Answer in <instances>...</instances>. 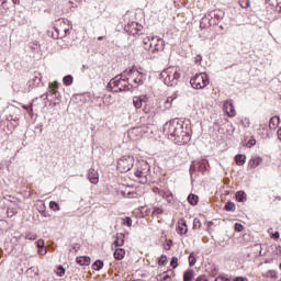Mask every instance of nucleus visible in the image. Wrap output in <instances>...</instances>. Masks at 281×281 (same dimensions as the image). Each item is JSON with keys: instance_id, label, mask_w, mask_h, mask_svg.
Returning a JSON list of instances; mask_svg holds the SVG:
<instances>
[{"instance_id": "f257e3e1", "label": "nucleus", "mask_w": 281, "mask_h": 281, "mask_svg": "<svg viewBox=\"0 0 281 281\" xmlns=\"http://www.w3.org/2000/svg\"><path fill=\"white\" fill-rule=\"evenodd\" d=\"M164 133L169 139L183 146L192 139L190 136V130L184 126L183 123L178 120L170 121L164 125Z\"/></svg>"}, {"instance_id": "f03ea898", "label": "nucleus", "mask_w": 281, "mask_h": 281, "mask_svg": "<svg viewBox=\"0 0 281 281\" xmlns=\"http://www.w3.org/2000/svg\"><path fill=\"white\" fill-rule=\"evenodd\" d=\"M144 49L149 52L150 58H155L159 52H164V47H166V42L164 38L158 36H147L143 40Z\"/></svg>"}, {"instance_id": "7ed1b4c3", "label": "nucleus", "mask_w": 281, "mask_h": 281, "mask_svg": "<svg viewBox=\"0 0 281 281\" xmlns=\"http://www.w3.org/2000/svg\"><path fill=\"white\" fill-rule=\"evenodd\" d=\"M108 89L112 93H122V91H133V85L128 82V77L122 74L110 80Z\"/></svg>"}, {"instance_id": "20e7f679", "label": "nucleus", "mask_w": 281, "mask_h": 281, "mask_svg": "<svg viewBox=\"0 0 281 281\" xmlns=\"http://www.w3.org/2000/svg\"><path fill=\"white\" fill-rule=\"evenodd\" d=\"M160 78L167 87H176L179 78H181V72H179V68L177 67H169L160 74Z\"/></svg>"}, {"instance_id": "39448f33", "label": "nucleus", "mask_w": 281, "mask_h": 281, "mask_svg": "<svg viewBox=\"0 0 281 281\" xmlns=\"http://www.w3.org/2000/svg\"><path fill=\"white\" fill-rule=\"evenodd\" d=\"M150 172V165L146 160H139L135 177L139 183H148V175Z\"/></svg>"}, {"instance_id": "423d86ee", "label": "nucleus", "mask_w": 281, "mask_h": 281, "mask_svg": "<svg viewBox=\"0 0 281 281\" xmlns=\"http://www.w3.org/2000/svg\"><path fill=\"white\" fill-rule=\"evenodd\" d=\"M190 85L193 89H205L210 85V77L205 72L196 74L191 78Z\"/></svg>"}, {"instance_id": "0eeeda50", "label": "nucleus", "mask_w": 281, "mask_h": 281, "mask_svg": "<svg viewBox=\"0 0 281 281\" xmlns=\"http://www.w3.org/2000/svg\"><path fill=\"white\" fill-rule=\"evenodd\" d=\"M135 166V157L133 156H122L116 164V170L119 172H128Z\"/></svg>"}, {"instance_id": "6e6552de", "label": "nucleus", "mask_w": 281, "mask_h": 281, "mask_svg": "<svg viewBox=\"0 0 281 281\" xmlns=\"http://www.w3.org/2000/svg\"><path fill=\"white\" fill-rule=\"evenodd\" d=\"M126 75L130 78H134L133 82L136 86H133V89H137V87L144 85V81L146 80V75H144L143 72H139V70L132 68L130 69Z\"/></svg>"}, {"instance_id": "1a4fd4ad", "label": "nucleus", "mask_w": 281, "mask_h": 281, "mask_svg": "<svg viewBox=\"0 0 281 281\" xmlns=\"http://www.w3.org/2000/svg\"><path fill=\"white\" fill-rule=\"evenodd\" d=\"M210 168V162H207V159H201L200 161H193L190 167V172H206V170Z\"/></svg>"}, {"instance_id": "9d476101", "label": "nucleus", "mask_w": 281, "mask_h": 281, "mask_svg": "<svg viewBox=\"0 0 281 281\" xmlns=\"http://www.w3.org/2000/svg\"><path fill=\"white\" fill-rule=\"evenodd\" d=\"M55 32L56 33H53V38H65V36L69 34V25L67 26L61 25L59 29L55 27Z\"/></svg>"}, {"instance_id": "9b49d317", "label": "nucleus", "mask_w": 281, "mask_h": 281, "mask_svg": "<svg viewBox=\"0 0 281 281\" xmlns=\"http://www.w3.org/2000/svg\"><path fill=\"white\" fill-rule=\"evenodd\" d=\"M223 108L228 117H236V109L234 108L232 100L225 101Z\"/></svg>"}, {"instance_id": "f8f14e48", "label": "nucleus", "mask_w": 281, "mask_h": 281, "mask_svg": "<svg viewBox=\"0 0 281 281\" xmlns=\"http://www.w3.org/2000/svg\"><path fill=\"white\" fill-rule=\"evenodd\" d=\"M146 102H148V97L146 94L133 98V105L135 109H142Z\"/></svg>"}, {"instance_id": "ddd939ff", "label": "nucleus", "mask_w": 281, "mask_h": 281, "mask_svg": "<svg viewBox=\"0 0 281 281\" xmlns=\"http://www.w3.org/2000/svg\"><path fill=\"white\" fill-rule=\"evenodd\" d=\"M88 179L91 183H98L100 181V176L95 169H89L88 171Z\"/></svg>"}, {"instance_id": "4468645a", "label": "nucleus", "mask_w": 281, "mask_h": 281, "mask_svg": "<svg viewBox=\"0 0 281 281\" xmlns=\"http://www.w3.org/2000/svg\"><path fill=\"white\" fill-rule=\"evenodd\" d=\"M278 126H280V116H272L269 122V128H271V131H276Z\"/></svg>"}, {"instance_id": "2eb2a0df", "label": "nucleus", "mask_w": 281, "mask_h": 281, "mask_svg": "<svg viewBox=\"0 0 281 281\" xmlns=\"http://www.w3.org/2000/svg\"><path fill=\"white\" fill-rule=\"evenodd\" d=\"M77 263L81 267H89L91 265V258L89 257H78Z\"/></svg>"}, {"instance_id": "dca6fc26", "label": "nucleus", "mask_w": 281, "mask_h": 281, "mask_svg": "<svg viewBox=\"0 0 281 281\" xmlns=\"http://www.w3.org/2000/svg\"><path fill=\"white\" fill-rule=\"evenodd\" d=\"M124 256H126V251L122 248H116L114 250V258L115 260H123Z\"/></svg>"}, {"instance_id": "f3484780", "label": "nucleus", "mask_w": 281, "mask_h": 281, "mask_svg": "<svg viewBox=\"0 0 281 281\" xmlns=\"http://www.w3.org/2000/svg\"><path fill=\"white\" fill-rule=\"evenodd\" d=\"M235 161H236L237 166H245V164L247 161V156L239 154L235 157Z\"/></svg>"}, {"instance_id": "a211bd4d", "label": "nucleus", "mask_w": 281, "mask_h": 281, "mask_svg": "<svg viewBox=\"0 0 281 281\" xmlns=\"http://www.w3.org/2000/svg\"><path fill=\"white\" fill-rule=\"evenodd\" d=\"M236 201H238L239 203H245V201H247V193H245V191H237Z\"/></svg>"}, {"instance_id": "6ab92c4d", "label": "nucleus", "mask_w": 281, "mask_h": 281, "mask_svg": "<svg viewBox=\"0 0 281 281\" xmlns=\"http://www.w3.org/2000/svg\"><path fill=\"white\" fill-rule=\"evenodd\" d=\"M124 238H125L124 234H122V233L117 234L116 240H114V243H113L114 247H122V245H124Z\"/></svg>"}, {"instance_id": "aec40b11", "label": "nucleus", "mask_w": 281, "mask_h": 281, "mask_svg": "<svg viewBox=\"0 0 281 281\" xmlns=\"http://www.w3.org/2000/svg\"><path fill=\"white\" fill-rule=\"evenodd\" d=\"M194 280V270H187L183 273V281H192Z\"/></svg>"}, {"instance_id": "412c9836", "label": "nucleus", "mask_w": 281, "mask_h": 281, "mask_svg": "<svg viewBox=\"0 0 281 281\" xmlns=\"http://www.w3.org/2000/svg\"><path fill=\"white\" fill-rule=\"evenodd\" d=\"M260 164H262V158H260V157L252 158V159H250V161H249V166H250L251 168H258V166H260Z\"/></svg>"}, {"instance_id": "4be33fe9", "label": "nucleus", "mask_w": 281, "mask_h": 281, "mask_svg": "<svg viewBox=\"0 0 281 281\" xmlns=\"http://www.w3.org/2000/svg\"><path fill=\"white\" fill-rule=\"evenodd\" d=\"M64 85H66V87H71V85H74V76L71 75H67L64 77L63 79Z\"/></svg>"}, {"instance_id": "5701e85b", "label": "nucleus", "mask_w": 281, "mask_h": 281, "mask_svg": "<svg viewBox=\"0 0 281 281\" xmlns=\"http://www.w3.org/2000/svg\"><path fill=\"white\" fill-rule=\"evenodd\" d=\"M178 234H180L181 236H183V234H188V225L183 220H182V226H178Z\"/></svg>"}, {"instance_id": "b1692460", "label": "nucleus", "mask_w": 281, "mask_h": 281, "mask_svg": "<svg viewBox=\"0 0 281 281\" xmlns=\"http://www.w3.org/2000/svg\"><path fill=\"white\" fill-rule=\"evenodd\" d=\"M188 202L190 203V205H196V203H199V196L194 194H189Z\"/></svg>"}, {"instance_id": "393cba45", "label": "nucleus", "mask_w": 281, "mask_h": 281, "mask_svg": "<svg viewBox=\"0 0 281 281\" xmlns=\"http://www.w3.org/2000/svg\"><path fill=\"white\" fill-rule=\"evenodd\" d=\"M225 210H226V212H235L236 204L234 202H226Z\"/></svg>"}, {"instance_id": "a878e982", "label": "nucleus", "mask_w": 281, "mask_h": 281, "mask_svg": "<svg viewBox=\"0 0 281 281\" xmlns=\"http://www.w3.org/2000/svg\"><path fill=\"white\" fill-rule=\"evenodd\" d=\"M102 267H104V262L102 260H97L93 263L94 271H100V269H102Z\"/></svg>"}, {"instance_id": "bb28decb", "label": "nucleus", "mask_w": 281, "mask_h": 281, "mask_svg": "<svg viewBox=\"0 0 281 281\" xmlns=\"http://www.w3.org/2000/svg\"><path fill=\"white\" fill-rule=\"evenodd\" d=\"M128 27H133V30H136V32H142L143 26L137 22H132L128 24Z\"/></svg>"}, {"instance_id": "cd10ccee", "label": "nucleus", "mask_w": 281, "mask_h": 281, "mask_svg": "<svg viewBox=\"0 0 281 281\" xmlns=\"http://www.w3.org/2000/svg\"><path fill=\"white\" fill-rule=\"evenodd\" d=\"M49 207H50V210H54L55 212L60 211V205L58 203H56L55 201L49 202Z\"/></svg>"}, {"instance_id": "c85d7f7f", "label": "nucleus", "mask_w": 281, "mask_h": 281, "mask_svg": "<svg viewBox=\"0 0 281 281\" xmlns=\"http://www.w3.org/2000/svg\"><path fill=\"white\" fill-rule=\"evenodd\" d=\"M196 265V258L194 257V252H191L189 256V266L194 267Z\"/></svg>"}, {"instance_id": "c756f323", "label": "nucleus", "mask_w": 281, "mask_h": 281, "mask_svg": "<svg viewBox=\"0 0 281 281\" xmlns=\"http://www.w3.org/2000/svg\"><path fill=\"white\" fill-rule=\"evenodd\" d=\"M36 238H38V236H36V234H34V233H26L25 234V239L26 240H36Z\"/></svg>"}, {"instance_id": "7c9ffc66", "label": "nucleus", "mask_w": 281, "mask_h": 281, "mask_svg": "<svg viewBox=\"0 0 281 281\" xmlns=\"http://www.w3.org/2000/svg\"><path fill=\"white\" fill-rule=\"evenodd\" d=\"M167 261H168V257H166V255H162L159 257L158 265L160 267H164V265H166Z\"/></svg>"}, {"instance_id": "2f4dec72", "label": "nucleus", "mask_w": 281, "mask_h": 281, "mask_svg": "<svg viewBox=\"0 0 281 281\" xmlns=\"http://www.w3.org/2000/svg\"><path fill=\"white\" fill-rule=\"evenodd\" d=\"M179 259L177 257H172L171 261H170V266L172 267V269H177V267H179Z\"/></svg>"}, {"instance_id": "473e14b6", "label": "nucleus", "mask_w": 281, "mask_h": 281, "mask_svg": "<svg viewBox=\"0 0 281 281\" xmlns=\"http://www.w3.org/2000/svg\"><path fill=\"white\" fill-rule=\"evenodd\" d=\"M249 5H251V3L249 2V0H243L240 2V8H244V10H247V8H249Z\"/></svg>"}, {"instance_id": "72a5a7b5", "label": "nucleus", "mask_w": 281, "mask_h": 281, "mask_svg": "<svg viewBox=\"0 0 281 281\" xmlns=\"http://www.w3.org/2000/svg\"><path fill=\"white\" fill-rule=\"evenodd\" d=\"M33 85L34 87H38V85H41V75H35V77L33 78Z\"/></svg>"}, {"instance_id": "f704fd0d", "label": "nucleus", "mask_w": 281, "mask_h": 281, "mask_svg": "<svg viewBox=\"0 0 281 281\" xmlns=\"http://www.w3.org/2000/svg\"><path fill=\"white\" fill-rule=\"evenodd\" d=\"M123 225H126L127 227L133 226V220L131 217H125Z\"/></svg>"}, {"instance_id": "c9c22d12", "label": "nucleus", "mask_w": 281, "mask_h": 281, "mask_svg": "<svg viewBox=\"0 0 281 281\" xmlns=\"http://www.w3.org/2000/svg\"><path fill=\"white\" fill-rule=\"evenodd\" d=\"M57 276H59V278H63V276H65V268H63V266H59L57 268Z\"/></svg>"}, {"instance_id": "e433bc0d", "label": "nucleus", "mask_w": 281, "mask_h": 281, "mask_svg": "<svg viewBox=\"0 0 281 281\" xmlns=\"http://www.w3.org/2000/svg\"><path fill=\"white\" fill-rule=\"evenodd\" d=\"M247 148H251L254 146H256V139L251 138L247 142L246 144Z\"/></svg>"}, {"instance_id": "4c0bfd02", "label": "nucleus", "mask_w": 281, "mask_h": 281, "mask_svg": "<svg viewBox=\"0 0 281 281\" xmlns=\"http://www.w3.org/2000/svg\"><path fill=\"white\" fill-rule=\"evenodd\" d=\"M243 229H245V226H243V224L240 223L235 224V232H243Z\"/></svg>"}, {"instance_id": "58836bf2", "label": "nucleus", "mask_w": 281, "mask_h": 281, "mask_svg": "<svg viewBox=\"0 0 281 281\" xmlns=\"http://www.w3.org/2000/svg\"><path fill=\"white\" fill-rule=\"evenodd\" d=\"M172 102H175L172 98L168 97L166 100V108L170 109V106H172Z\"/></svg>"}, {"instance_id": "ea45409f", "label": "nucleus", "mask_w": 281, "mask_h": 281, "mask_svg": "<svg viewBox=\"0 0 281 281\" xmlns=\"http://www.w3.org/2000/svg\"><path fill=\"white\" fill-rule=\"evenodd\" d=\"M36 245H37V249H41V248L45 247V241L43 239H38L36 241Z\"/></svg>"}, {"instance_id": "a19ab883", "label": "nucleus", "mask_w": 281, "mask_h": 281, "mask_svg": "<svg viewBox=\"0 0 281 281\" xmlns=\"http://www.w3.org/2000/svg\"><path fill=\"white\" fill-rule=\"evenodd\" d=\"M56 93H58L56 88H49L48 95H56Z\"/></svg>"}, {"instance_id": "79ce46f5", "label": "nucleus", "mask_w": 281, "mask_h": 281, "mask_svg": "<svg viewBox=\"0 0 281 281\" xmlns=\"http://www.w3.org/2000/svg\"><path fill=\"white\" fill-rule=\"evenodd\" d=\"M48 87H49V89H52V88L53 89H58V81L50 82Z\"/></svg>"}, {"instance_id": "37998d69", "label": "nucleus", "mask_w": 281, "mask_h": 281, "mask_svg": "<svg viewBox=\"0 0 281 281\" xmlns=\"http://www.w3.org/2000/svg\"><path fill=\"white\" fill-rule=\"evenodd\" d=\"M38 254L40 256H45V254H47V249H45L44 247L38 248Z\"/></svg>"}, {"instance_id": "c03bdc74", "label": "nucleus", "mask_w": 281, "mask_h": 281, "mask_svg": "<svg viewBox=\"0 0 281 281\" xmlns=\"http://www.w3.org/2000/svg\"><path fill=\"white\" fill-rule=\"evenodd\" d=\"M195 281H209V280H207V277H205V276H200V277L196 278Z\"/></svg>"}, {"instance_id": "a18cd8bd", "label": "nucleus", "mask_w": 281, "mask_h": 281, "mask_svg": "<svg viewBox=\"0 0 281 281\" xmlns=\"http://www.w3.org/2000/svg\"><path fill=\"white\" fill-rule=\"evenodd\" d=\"M215 281H232V280H229L228 278H225V277H217L215 279Z\"/></svg>"}, {"instance_id": "49530a36", "label": "nucleus", "mask_w": 281, "mask_h": 281, "mask_svg": "<svg viewBox=\"0 0 281 281\" xmlns=\"http://www.w3.org/2000/svg\"><path fill=\"white\" fill-rule=\"evenodd\" d=\"M0 1H1V8H2L3 10H5V8H8V7H7L8 0H0Z\"/></svg>"}, {"instance_id": "de8ad7c7", "label": "nucleus", "mask_w": 281, "mask_h": 281, "mask_svg": "<svg viewBox=\"0 0 281 281\" xmlns=\"http://www.w3.org/2000/svg\"><path fill=\"white\" fill-rule=\"evenodd\" d=\"M40 45L38 42H35L31 45V49H38Z\"/></svg>"}, {"instance_id": "09e8293b", "label": "nucleus", "mask_w": 281, "mask_h": 281, "mask_svg": "<svg viewBox=\"0 0 281 281\" xmlns=\"http://www.w3.org/2000/svg\"><path fill=\"white\" fill-rule=\"evenodd\" d=\"M26 273H27V276H30L31 278H33V277H32V273H34V268L27 269V270H26Z\"/></svg>"}, {"instance_id": "8fccbe9b", "label": "nucleus", "mask_w": 281, "mask_h": 281, "mask_svg": "<svg viewBox=\"0 0 281 281\" xmlns=\"http://www.w3.org/2000/svg\"><path fill=\"white\" fill-rule=\"evenodd\" d=\"M41 98L42 100H47V98H49V92L42 94Z\"/></svg>"}, {"instance_id": "3c124183", "label": "nucleus", "mask_w": 281, "mask_h": 281, "mask_svg": "<svg viewBox=\"0 0 281 281\" xmlns=\"http://www.w3.org/2000/svg\"><path fill=\"white\" fill-rule=\"evenodd\" d=\"M234 281H247V278L236 277Z\"/></svg>"}, {"instance_id": "603ef678", "label": "nucleus", "mask_w": 281, "mask_h": 281, "mask_svg": "<svg viewBox=\"0 0 281 281\" xmlns=\"http://www.w3.org/2000/svg\"><path fill=\"white\" fill-rule=\"evenodd\" d=\"M201 60H203V57H201V55H198L195 57V63H201Z\"/></svg>"}, {"instance_id": "864d4df0", "label": "nucleus", "mask_w": 281, "mask_h": 281, "mask_svg": "<svg viewBox=\"0 0 281 281\" xmlns=\"http://www.w3.org/2000/svg\"><path fill=\"white\" fill-rule=\"evenodd\" d=\"M272 238H276V239L280 238V233L276 232L274 234H272Z\"/></svg>"}, {"instance_id": "5fc2aeb1", "label": "nucleus", "mask_w": 281, "mask_h": 281, "mask_svg": "<svg viewBox=\"0 0 281 281\" xmlns=\"http://www.w3.org/2000/svg\"><path fill=\"white\" fill-rule=\"evenodd\" d=\"M164 281H170V276L168 274H165L164 278H162Z\"/></svg>"}, {"instance_id": "6e6d98bb", "label": "nucleus", "mask_w": 281, "mask_h": 281, "mask_svg": "<svg viewBox=\"0 0 281 281\" xmlns=\"http://www.w3.org/2000/svg\"><path fill=\"white\" fill-rule=\"evenodd\" d=\"M58 23H60V25H67V21H65L64 19L59 20Z\"/></svg>"}, {"instance_id": "4d7b16f0", "label": "nucleus", "mask_w": 281, "mask_h": 281, "mask_svg": "<svg viewBox=\"0 0 281 281\" xmlns=\"http://www.w3.org/2000/svg\"><path fill=\"white\" fill-rule=\"evenodd\" d=\"M169 98H171L173 101L175 100H177V93H173L171 97H169Z\"/></svg>"}, {"instance_id": "13d9d810", "label": "nucleus", "mask_w": 281, "mask_h": 281, "mask_svg": "<svg viewBox=\"0 0 281 281\" xmlns=\"http://www.w3.org/2000/svg\"><path fill=\"white\" fill-rule=\"evenodd\" d=\"M278 137H279V139H280V142H281V128L278 130Z\"/></svg>"}, {"instance_id": "bf43d9fd", "label": "nucleus", "mask_w": 281, "mask_h": 281, "mask_svg": "<svg viewBox=\"0 0 281 281\" xmlns=\"http://www.w3.org/2000/svg\"><path fill=\"white\" fill-rule=\"evenodd\" d=\"M154 212H157L158 214H161V210L160 209H155Z\"/></svg>"}, {"instance_id": "052dcab7", "label": "nucleus", "mask_w": 281, "mask_h": 281, "mask_svg": "<svg viewBox=\"0 0 281 281\" xmlns=\"http://www.w3.org/2000/svg\"><path fill=\"white\" fill-rule=\"evenodd\" d=\"M14 5H19L20 1L19 0H12Z\"/></svg>"}, {"instance_id": "680f3d73", "label": "nucleus", "mask_w": 281, "mask_h": 281, "mask_svg": "<svg viewBox=\"0 0 281 281\" xmlns=\"http://www.w3.org/2000/svg\"><path fill=\"white\" fill-rule=\"evenodd\" d=\"M98 41H104V36H99Z\"/></svg>"}]
</instances>
